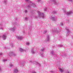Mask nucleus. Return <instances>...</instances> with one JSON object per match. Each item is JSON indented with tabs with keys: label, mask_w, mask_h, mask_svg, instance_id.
Listing matches in <instances>:
<instances>
[{
	"label": "nucleus",
	"mask_w": 73,
	"mask_h": 73,
	"mask_svg": "<svg viewBox=\"0 0 73 73\" xmlns=\"http://www.w3.org/2000/svg\"><path fill=\"white\" fill-rule=\"evenodd\" d=\"M37 12L39 15V17H35V18L36 19V18H40L41 17H42V19H44V13H41L40 12L38 11H37Z\"/></svg>",
	"instance_id": "1"
},
{
	"label": "nucleus",
	"mask_w": 73,
	"mask_h": 73,
	"mask_svg": "<svg viewBox=\"0 0 73 73\" xmlns=\"http://www.w3.org/2000/svg\"><path fill=\"white\" fill-rule=\"evenodd\" d=\"M60 31V29H59V27H57L55 30H52V32L53 33H58Z\"/></svg>",
	"instance_id": "2"
},
{
	"label": "nucleus",
	"mask_w": 73,
	"mask_h": 73,
	"mask_svg": "<svg viewBox=\"0 0 73 73\" xmlns=\"http://www.w3.org/2000/svg\"><path fill=\"white\" fill-rule=\"evenodd\" d=\"M51 1L53 2V4L55 5H58L60 4L59 2L58 1H56V0H50Z\"/></svg>",
	"instance_id": "3"
},
{
	"label": "nucleus",
	"mask_w": 73,
	"mask_h": 73,
	"mask_svg": "<svg viewBox=\"0 0 73 73\" xmlns=\"http://www.w3.org/2000/svg\"><path fill=\"white\" fill-rule=\"evenodd\" d=\"M64 12L66 13V14L68 16L69 15H70L72 13V11H70L69 12H66L65 11H64Z\"/></svg>",
	"instance_id": "4"
},
{
	"label": "nucleus",
	"mask_w": 73,
	"mask_h": 73,
	"mask_svg": "<svg viewBox=\"0 0 73 73\" xmlns=\"http://www.w3.org/2000/svg\"><path fill=\"white\" fill-rule=\"evenodd\" d=\"M29 3L30 5H32V6H33L34 7H36V5L35 4L32 3V2H31V1H29Z\"/></svg>",
	"instance_id": "5"
},
{
	"label": "nucleus",
	"mask_w": 73,
	"mask_h": 73,
	"mask_svg": "<svg viewBox=\"0 0 73 73\" xmlns=\"http://www.w3.org/2000/svg\"><path fill=\"white\" fill-rule=\"evenodd\" d=\"M56 18L57 17L55 16H54V17H51L50 18L51 20L54 21H55V20H56Z\"/></svg>",
	"instance_id": "6"
},
{
	"label": "nucleus",
	"mask_w": 73,
	"mask_h": 73,
	"mask_svg": "<svg viewBox=\"0 0 73 73\" xmlns=\"http://www.w3.org/2000/svg\"><path fill=\"white\" fill-rule=\"evenodd\" d=\"M15 29H16V27L14 26V27L12 29H10V31H11L12 32H15Z\"/></svg>",
	"instance_id": "7"
},
{
	"label": "nucleus",
	"mask_w": 73,
	"mask_h": 73,
	"mask_svg": "<svg viewBox=\"0 0 73 73\" xmlns=\"http://www.w3.org/2000/svg\"><path fill=\"white\" fill-rule=\"evenodd\" d=\"M10 56H12L13 55V56H16V55L15 54H13V52H10Z\"/></svg>",
	"instance_id": "8"
},
{
	"label": "nucleus",
	"mask_w": 73,
	"mask_h": 73,
	"mask_svg": "<svg viewBox=\"0 0 73 73\" xmlns=\"http://www.w3.org/2000/svg\"><path fill=\"white\" fill-rule=\"evenodd\" d=\"M18 40H21V39H23V37L22 36H16Z\"/></svg>",
	"instance_id": "9"
},
{
	"label": "nucleus",
	"mask_w": 73,
	"mask_h": 73,
	"mask_svg": "<svg viewBox=\"0 0 73 73\" xmlns=\"http://www.w3.org/2000/svg\"><path fill=\"white\" fill-rule=\"evenodd\" d=\"M13 71L14 73H17V72H19L18 70L17 69H14Z\"/></svg>",
	"instance_id": "10"
},
{
	"label": "nucleus",
	"mask_w": 73,
	"mask_h": 73,
	"mask_svg": "<svg viewBox=\"0 0 73 73\" xmlns=\"http://www.w3.org/2000/svg\"><path fill=\"white\" fill-rule=\"evenodd\" d=\"M31 62V63H33L34 64H35V65H37L38 63L36 61H30Z\"/></svg>",
	"instance_id": "11"
},
{
	"label": "nucleus",
	"mask_w": 73,
	"mask_h": 73,
	"mask_svg": "<svg viewBox=\"0 0 73 73\" xmlns=\"http://www.w3.org/2000/svg\"><path fill=\"white\" fill-rule=\"evenodd\" d=\"M19 51L20 52H26V50H23L22 48H20L19 49Z\"/></svg>",
	"instance_id": "12"
},
{
	"label": "nucleus",
	"mask_w": 73,
	"mask_h": 73,
	"mask_svg": "<svg viewBox=\"0 0 73 73\" xmlns=\"http://www.w3.org/2000/svg\"><path fill=\"white\" fill-rule=\"evenodd\" d=\"M31 52L32 54H35V52L34 51V48H33L31 49Z\"/></svg>",
	"instance_id": "13"
},
{
	"label": "nucleus",
	"mask_w": 73,
	"mask_h": 73,
	"mask_svg": "<svg viewBox=\"0 0 73 73\" xmlns=\"http://www.w3.org/2000/svg\"><path fill=\"white\" fill-rule=\"evenodd\" d=\"M53 53V51H52L51 52V54H52V55H54V57H57V55Z\"/></svg>",
	"instance_id": "14"
},
{
	"label": "nucleus",
	"mask_w": 73,
	"mask_h": 73,
	"mask_svg": "<svg viewBox=\"0 0 73 73\" xmlns=\"http://www.w3.org/2000/svg\"><path fill=\"white\" fill-rule=\"evenodd\" d=\"M2 38L4 39V40H6V38H7V36L5 35H3V36H2Z\"/></svg>",
	"instance_id": "15"
},
{
	"label": "nucleus",
	"mask_w": 73,
	"mask_h": 73,
	"mask_svg": "<svg viewBox=\"0 0 73 73\" xmlns=\"http://www.w3.org/2000/svg\"><path fill=\"white\" fill-rule=\"evenodd\" d=\"M50 40V39L49 38V35H47V41H49Z\"/></svg>",
	"instance_id": "16"
},
{
	"label": "nucleus",
	"mask_w": 73,
	"mask_h": 73,
	"mask_svg": "<svg viewBox=\"0 0 73 73\" xmlns=\"http://www.w3.org/2000/svg\"><path fill=\"white\" fill-rule=\"evenodd\" d=\"M59 70L61 72V73H62V72H63L64 71V69H61L60 68H59Z\"/></svg>",
	"instance_id": "17"
},
{
	"label": "nucleus",
	"mask_w": 73,
	"mask_h": 73,
	"mask_svg": "<svg viewBox=\"0 0 73 73\" xmlns=\"http://www.w3.org/2000/svg\"><path fill=\"white\" fill-rule=\"evenodd\" d=\"M40 56L42 57H44V54L43 53H41Z\"/></svg>",
	"instance_id": "18"
},
{
	"label": "nucleus",
	"mask_w": 73,
	"mask_h": 73,
	"mask_svg": "<svg viewBox=\"0 0 73 73\" xmlns=\"http://www.w3.org/2000/svg\"><path fill=\"white\" fill-rule=\"evenodd\" d=\"M69 31H67V33L66 34V36H69Z\"/></svg>",
	"instance_id": "19"
},
{
	"label": "nucleus",
	"mask_w": 73,
	"mask_h": 73,
	"mask_svg": "<svg viewBox=\"0 0 73 73\" xmlns=\"http://www.w3.org/2000/svg\"><path fill=\"white\" fill-rule=\"evenodd\" d=\"M44 50H45V49L44 48H42V49H41V52H44Z\"/></svg>",
	"instance_id": "20"
},
{
	"label": "nucleus",
	"mask_w": 73,
	"mask_h": 73,
	"mask_svg": "<svg viewBox=\"0 0 73 73\" xmlns=\"http://www.w3.org/2000/svg\"><path fill=\"white\" fill-rule=\"evenodd\" d=\"M52 13H53V14H56V13H57V12L55 11H53L52 12Z\"/></svg>",
	"instance_id": "21"
},
{
	"label": "nucleus",
	"mask_w": 73,
	"mask_h": 73,
	"mask_svg": "<svg viewBox=\"0 0 73 73\" xmlns=\"http://www.w3.org/2000/svg\"><path fill=\"white\" fill-rule=\"evenodd\" d=\"M65 29L67 31V32H68V31H69L68 29V28L67 27H66L65 28Z\"/></svg>",
	"instance_id": "22"
},
{
	"label": "nucleus",
	"mask_w": 73,
	"mask_h": 73,
	"mask_svg": "<svg viewBox=\"0 0 73 73\" xmlns=\"http://www.w3.org/2000/svg\"><path fill=\"white\" fill-rule=\"evenodd\" d=\"M4 3L5 4V5L7 4V0H4Z\"/></svg>",
	"instance_id": "23"
},
{
	"label": "nucleus",
	"mask_w": 73,
	"mask_h": 73,
	"mask_svg": "<svg viewBox=\"0 0 73 73\" xmlns=\"http://www.w3.org/2000/svg\"><path fill=\"white\" fill-rule=\"evenodd\" d=\"M11 46L12 48H13V44L11 43Z\"/></svg>",
	"instance_id": "24"
},
{
	"label": "nucleus",
	"mask_w": 73,
	"mask_h": 73,
	"mask_svg": "<svg viewBox=\"0 0 73 73\" xmlns=\"http://www.w3.org/2000/svg\"><path fill=\"white\" fill-rule=\"evenodd\" d=\"M37 65L39 66V67H40V66H41V65H40V64L39 63H38L37 64Z\"/></svg>",
	"instance_id": "25"
},
{
	"label": "nucleus",
	"mask_w": 73,
	"mask_h": 73,
	"mask_svg": "<svg viewBox=\"0 0 73 73\" xmlns=\"http://www.w3.org/2000/svg\"><path fill=\"white\" fill-rule=\"evenodd\" d=\"M46 9H47V8H45L44 9V11H46Z\"/></svg>",
	"instance_id": "26"
},
{
	"label": "nucleus",
	"mask_w": 73,
	"mask_h": 73,
	"mask_svg": "<svg viewBox=\"0 0 73 73\" xmlns=\"http://www.w3.org/2000/svg\"><path fill=\"white\" fill-rule=\"evenodd\" d=\"M46 32H47V31H44V32H43V34H45V33H46Z\"/></svg>",
	"instance_id": "27"
},
{
	"label": "nucleus",
	"mask_w": 73,
	"mask_h": 73,
	"mask_svg": "<svg viewBox=\"0 0 73 73\" xmlns=\"http://www.w3.org/2000/svg\"><path fill=\"white\" fill-rule=\"evenodd\" d=\"M25 13H27L28 12V11L27 10H25Z\"/></svg>",
	"instance_id": "28"
},
{
	"label": "nucleus",
	"mask_w": 73,
	"mask_h": 73,
	"mask_svg": "<svg viewBox=\"0 0 73 73\" xmlns=\"http://www.w3.org/2000/svg\"><path fill=\"white\" fill-rule=\"evenodd\" d=\"M7 61V59L4 60H3V62H5V61Z\"/></svg>",
	"instance_id": "29"
},
{
	"label": "nucleus",
	"mask_w": 73,
	"mask_h": 73,
	"mask_svg": "<svg viewBox=\"0 0 73 73\" xmlns=\"http://www.w3.org/2000/svg\"><path fill=\"white\" fill-rule=\"evenodd\" d=\"M0 56H3V54L2 53H0Z\"/></svg>",
	"instance_id": "30"
},
{
	"label": "nucleus",
	"mask_w": 73,
	"mask_h": 73,
	"mask_svg": "<svg viewBox=\"0 0 73 73\" xmlns=\"http://www.w3.org/2000/svg\"><path fill=\"white\" fill-rule=\"evenodd\" d=\"M10 66H11V67H12V66H13V64H10Z\"/></svg>",
	"instance_id": "31"
},
{
	"label": "nucleus",
	"mask_w": 73,
	"mask_h": 73,
	"mask_svg": "<svg viewBox=\"0 0 73 73\" xmlns=\"http://www.w3.org/2000/svg\"><path fill=\"white\" fill-rule=\"evenodd\" d=\"M0 29L1 30H3V27H1L0 28Z\"/></svg>",
	"instance_id": "32"
},
{
	"label": "nucleus",
	"mask_w": 73,
	"mask_h": 73,
	"mask_svg": "<svg viewBox=\"0 0 73 73\" xmlns=\"http://www.w3.org/2000/svg\"><path fill=\"white\" fill-rule=\"evenodd\" d=\"M26 44H27V45H29V42H27L26 43Z\"/></svg>",
	"instance_id": "33"
},
{
	"label": "nucleus",
	"mask_w": 73,
	"mask_h": 73,
	"mask_svg": "<svg viewBox=\"0 0 73 73\" xmlns=\"http://www.w3.org/2000/svg\"><path fill=\"white\" fill-rule=\"evenodd\" d=\"M25 20L27 21L28 20V18H25Z\"/></svg>",
	"instance_id": "34"
},
{
	"label": "nucleus",
	"mask_w": 73,
	"mask_h": 73,
	"mask_svg": "<svg viewBox=\"0 0 73 73\" xmlns=\"http://www.w3.org/2000/svg\"><path fill=\"white\" fill-rule=\"evenodd\" d=\"M60 25L62 26V25H63V23H61Z\"/></svg>",
	"instance_id": "35"
},
{
	"label": "nucleus",
	"mask_w": 73,
	"mask_h": 73,
	"mask_svg": "<svg viewBox=\"0 0 73 73\" xmlns=\"http://www.w3.org/2000/svg\"><path fill=\"white\" fill-rule=\"evenodd\" d=\"M68 1H71V2H72V0H68Z\"/></svg>",
	"instance_id": "36"
},
{
	"label": "nucleus",
	"mask_w": 73,
	"mask_h": 73,
	"mask_svg": "<svg viewBox=\"0 0 73 73\" xmlns=\"http://www.w3.org/2000/svg\"><path fill=\"white\" fill-rule=\"evenodd\" d=\"M14 23V24H15L16 25H17V23Z\"/></svg>",
	"instance_id": "37"
},
{
	"label": "nucleus",
	"mask_w": 73,
	"mask_h": 73,
	"mask_svg": "<svg viewBox=\"0 0 73 73\" xmlns=\"http://www.w3.org/2000/svg\"><path fill=\"white\" fill-rule=\"evenodd\" d=\"M40 1H41V0H38V2H40Z\"/></svg>",
	"instance_id": "38"
},
{
	"label": "nucleus",
	"mask_w": 73,
	"mask_h": 73,
	"mask_svg": "<svg viewBox=\"0 0 73 73\" xmlns=\"http://www.w3.org/2000/svg\"><path fill=\"white\" fill-rule=\"evenodd\" d=\"M30 6L28 5V6L27 7H28V8H30Z\"/></svg>",
	"instance_id": "39"
},
{
	"label": "nucleus",
	"mask_w": 73,
	"mask_h": 73,
	"mask_svg": "<svg viewBox=\"0 0 73 73\" xmlns=\"http://www.w3.org/2000/svg\"><path fill=\"white\" fill-rule=\"evenodd\" d=\"M0 71H1V67H0Z\"/></svg>",
	"instance_id": "40"
},
{
	"label": "nucleus",
	"mask_w": 73,
	"mask_h": 73,
	"mask_svg": "<svg viewBox=\"0 0 73 73\" xmlns=\"http://www.w3.org/2000/svg\"><path fill=\"white\" fill-rule=\"evenodd\" d=\"M21 65H22V66H24V64H21Z\"/></svg>",
	"instance_id": "41"
},
{
	"label": "nucleus",
	"mask_w": 73,
	"mask_h": 73,
	"mask_svg": "<svg viewBox=\"0 0 73 73\" xmlns=\"http://www.w3.org/2000/svg\"><path fill=\"white\" fill-rule=\"evenodd\" d=\"M66 73H70L69 72H68V71H66Z\"/></svg>",
	"instance_id": "42"
},
{
	"label": "nucleus",
	"mask_w": 73,
	"mask_h": 73,
	"mask_svg": "<svg viewBox=\"0 0 73 73\" xmlns=\"http://www.w3.org/2000/svg\"><path fill=\"white\" fill-rule=\"evenodd\" d=\"M29 1V0H25V1Z\"/></svg>",
	"instance_id": "43"
},
{
	"label": "nucleus",
	"mask_w": 73,
	"mask_h": 73,
	"mask_svg": "<svg viewBox=\"0 0 73 73\" xmlns=\"http://www.w3.org/2000/svg\"><path fill=\"white\" fill-rule=\"evenodd\" d=\"M60 46V47H61L62 46V45H61Z\"/></svg>",
	"instance_id": "44"
},
{
	"label": "nucleus",
	"mask_w": 73,
	"mask_h": 73,
	"mask_svg": "<svg viewBox=\"0 0 73 73\" xmlns=\"http://www.w3.org/2000/svg\"><path fill=\"white\" fill-rule=\"evenodd\" d=\"M51 72H52V73H54V72L53 71H51Z\"/></svg>",
	"instance_id": "45"
},
{
	"label": "nucleus",
	"mask_w": 73,
	"mask_h": 73,
	"mask_svg": "<svg viewBox=\"0 0 73 73\" xmlns=\"http://www.w3.org/2000/svg\"><path fill=\"white\" fill-rule=\"evenodd\" d=\"M32 73H36V72H33Z\"/></svg>",
	"instance_id": "46"
},
{
	"label": "nucleus",
	"mask_w": 73,
	"mask_h": 73,
	"mask_svg": "<svg viewBox=\"0 0 73 73\" xmlns=\"http://www.w3.org/2000/svg\"><path fill=\"white\" fill-rule=\"evenodd\" d=\"M0 26H2V25H1V24H0Z\"/></svg>",
	"instance_id": "47"
},
{
	"label": "nucleus",
	"mask_w": 73,
	"mask_h": 73,
	"mask_svg": "<svg viewBox=\"0 0 73 73\" xmlns=\"http://www.w3.org/2000/svg\"><path fill=\"white\" fill-rule=\"evenodd\" d=\"M1 36H0V38H1Z\"/></svg>",
	"instance_id": "48"
}]
</instances>
